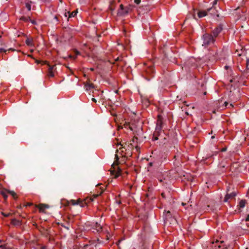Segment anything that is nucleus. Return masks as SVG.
Returning <instances> with one entry per match:
<instances>
[{"instance_id":"17","label":"nucleus","mask_w":249,"mask_h":249,"mask_svg":"<svg viewBox=\"0 0 249 249\" xmlns=\"http://www.w3.org/2000/svg\"><path fill=\"white\" fill-rule=\"evenodd\" d=\"M128 11L127 10H119L118 12V15L119 16H123V15H124L125 14H126L127 13H128Z\"/></svg>"},{"instance_id":"25","label":"nucleus","mask_w":249,"mask_h":249,"mask_svg":"<svg viewBox=\"0 0 249 249\" xmlns=\"http://www.w3.org/2000/svg\"><path fill=\"white\" fill-rule=\"evenodd\" d=\"M26 7L28 9V11H30L31 10V5L29 2L26 3Z\"/></svg>"},{"instance_id":"2","label":"nucleus","mask_w":249,"mask_h":249,"mask_svg":"<svg viewBox=\"0 0 249 249\" xmlns=\"http://www.w3.org/2000/svg\"><path fill=\"white\" fill-rule=\"evenodd\" d=\"M202 39L203 40L202 46L205 47L213 44L215 42L214 37L211 34L208 33L204 34L202 37Z\"/></svg>"},{"instance_id":"54","label":"nucleus","mask_w":249,"mask_h":249,"mask_svg":"<svg viewBox=\"0 0 249 249\" xmlns=\"http://www.w3.org/2000/svg\"><path fill=\"white\" fill-rule=\"evenodd\" d=\"M225 150H226V149H225V148H224V149H223L222 150V151H225Z\"/></svg>"},{"instance_id":"44","label":"nucleus","mask_w":249,"mask_h":249,"mask_svg":"<svg viewBox=\"0 0 249 249\" xmlns=\"http://www.w3.org/2000/svg\"><path fill=\"white\" fill-rule=\"evenodd\" d=\"M40 249H47V248L46 246H43Z\"/></svg>"},{"instance_id":"15","label":"nucleus","mask_w":249,"mask_h":249,"mask_svg":"<svg viewBox=\"0 0 249 249\" xmlns=\"http://www.w3.org/2000/svg\"><path fill=\"white\" fill-rule=\"evenodd\" d=\"M86 200L87 199L81 200V199H80V203H79V205L81 207H85V206H86L87 205V202L86 201Z\"/></svg>"},{"instance_id":"60","label":"nucleus","mask_w":249,"mask_h":249,"mask_svg":"<svg viewBox=\"0 0 249 249\" xmlns=\"http://www.w3.org/2000/svg\"><path fill=\"white\" fill-rule=\"evenodd\" d=\"M193 60H194V59H191V61L192 62Z\"/></svg>"},{"instance_id":"46","label":"nucleus","mask_w":249,"mask_h":249,"mask_svg":"<svg viewBox=\"0 0 249 249\" xmlns=\"http://www.w3.org/2000/svg\"><path fill=\"white\" fill-rule=\"evenodd\" d=\"M63 227H64V228H66L67 230H69V228L68 227H67V226H63Z\"/></svg>"},{"instance_id":"48","label":"nucleus","mask_w":249,"mask_h":249,"mask_svg":"<svg viewBox=\"0 0 249 249\" xmlns=\"http://www.w3.org/2000/svg\"><path fill=\"white\" fill-rule=\"evenodd\" d=\"M8 50H12V51H15V50H14V49H11V48L9 49H8Z\"/></svg>"},{"instance_id":"28","label":"nucleus","mask_w":249,"mask_h":249,"mask_svg":"<svg viewBox=\"0 0 249 249\" xmlns=\"http://www.w3.org/2000/svg\"><path fill=\"white\" fill-rule=\"evenodd\" d=\"M114 61L115 62H121V61H123V58L122 57H118L117 58H116V59H114Z\"/></svg>"},{"instance_id":"55","label":"nucleus","mask_w":249,"mask_h":249,"mask_svg":"<svg viewBox=\"0 0 249 249\" xmlns=\"http://www.w3.org/2000/svg\"><path fill=\"white\" fill-rule=\"evenodd\" d=\"M225 69H228V66H226L225 67Z\"/></svg>"},{"instance_id":"50","label":"nucleus","mask_w":249,"mask_h":249,"mask_svg":"<svg viewBox=\"0 0 249 249\" xmlns=\"http://www.w3.org/2000/svg\"><path fill=\"white\" fill-rule=\"evenodd\" d=\"M218 243H219V241L217 240L215 241V243H216V244H218Z\"/></svg>"},{"instance_id":"43","label":"nucleus","mask_w":249,"mask_h":249,"mask_svg":"<svg viewBox=\"0 0 249 249\" xmlns=\"http://www.w3.org/2000/svg\"><path fill=\"white\" fill-rule=\"evenodd\" d=\"M249 221V215H248L246 219V221Z\"/></svg>"},{"instance_id":"35","label":"nucleus","mask_w":249,"mask_h":249,"mask_svg":"<svg viewBox=\"0 0 249 249\" xmlns=\"http://www.w3.org/2000/svg\"><path fill=\"white\" fill-rule=\"evenodd\" d=\"M119 10H124V6L123 4H121L120 5V9Z\"/></svg>"},{"instance_id":"32","label":"nucleus","mask_w":249,"mask_h":249,"mask_svg":"<svg viewBox=\"0 0 249 249\" xmlns=\"http://www.w3.org/2000/svg\"><path fill=\"white\" fill-rule=\"evenodd\" d=\"M121 170L120 169L119 170L117 175L115 176V178H116L117 177H118L121 174Z\"/></svg>"},{"instance_id":"53","label":"nucleus","mask_w":249,"mask_h":249,"mask_svg":"<svg viewBox=\"0 0 249 249\" xmlns=\"http://www.w3.org/2000/svg\"><path fill=\"white\" fill-rule=\"evenodd\" d=\"M135 171H136V173L137 174H138V170H135Z\"/></svg>"},{"instance_id":"5","label":"nucleus","mask_w":249,"mask_h":249,"mask_svg":"<svg viewBox=\"0 0 249 249\" xmlns=\"http://www.w3.org/2000/svg\"><path fill=\"white\" fill-rule=\"evenodd\" d=\"M223 29V25L220 24L218 25L212 32V36L214 37V38H216L221 32Z\"/></svg>"},{"instance_id":"47","label":"nucleus","mask_w":249,"mask_h":249,"mask_svg":"<svg viewBox=\"0 0 249 249\" xmlns=\"http://www.w3.org/2000/svg\"><path fill=\"white\" fill-rule=\"evenodd\" d=\"M90 70L91 71H93L94 70V68H90Z\"/></svg>"},{"instance_id":"10","label":"nucleus","mask_w":249,"mask_h":249,"mask_svg":"<svg viewBox=\"0 0 249 249\" xmlns=\"http://www.w3.org/2000/svg\"><path fill=\"white\" fill-rule=\"evenodd\" d=\"M40 212H43L45 209L49 208V206L48 204H40L37 206Z\"/></svg>"},{"instance_id":"7","label":"nucleus","mask_w":249,"mask_h":249,"mask_svg":"<svg viewBox=\"0 0 249 249\" xmlns=\"http://www.w3.org/2000/svg\"><path fill=\"white\" fill-rule=\"evenodd\" d=\"M43 64H47V65L49 67L48 71V75L50 77H53L54 73H53V70L54 67H55V65L51 66V65H49V64H48L47 62L46 61L43 62Z\"/></svg>"},{"instance_id":"23","label":"nucleus","mask_w":249,"mask_h":249,"mask_svg":"<svg viewBox=\"0 0 249 249\" xmlns=\"http://www.w3.org/2000/svg\"><path fill=\"white\" fill-rule=\"evenodd\" d=\"M143 11H144L143 12V14L145 13H147L148 11H149V9L147 7V6H145V7H142V8L141 7V13L143 12Z\"/></svg>"},{"instance_id":"58","label":"nucleus","mask_w":249,"mask_h":249,"mask_svg":"<svg viewBox=\"0 0 249 249\" xmlns=\"http://www.w3.org/2000/svg\"><path fill=\"white\" fill-rule=\"evenodd\" d=\"M2 242V240H0V243Z\"/></svg>"},{"instance_id":"42","label":"nucleus","mask_w":249,"mask_h":249,"mask_svg":"<svg viewBox=\"0 0 249 249\" xmlns=\"http://www.w3.org/2000/svg\"><path fill=\"white\" fill-rule=\"evenodd\" d=\"M115 158L116 159V161H117L118 160H119V158H118V155H115Z\"/></svg>"},{"instance_id":"38","label":"nucleus","mask_w":249,"mask_h":249,"mask_svg":"<svg viewBox=\"0 0 249 249\" xmlns=\"http://www.w3.org/2000/svg\"><path fill=\"white\" fill-rule=\"evenodd\" d=\"M89 245L87 244V245H85L84 247H83V249H87L89 247Z\"/></svg>"},{"instance_id":"45","label":"nucleus","mask_w":249,"mask_h":249,"mask_svg":"<svg viewBox=\"0 0 249 249\" xmlns=\"http://www.w3.org/2000/svg\"><path fill=\"white\" fill-rule=\"evenodd\" d=\"M54 18H55V19L57 21H59V19H58V18L57 16H55L54 17Z\"/></svg>"},{"instance_id":"33","label":"nucleus","mask_w":249,"mask_h":249,"mask_svg":"<svg viewBox=\"0 0 249 249\" xmlns=\"http://www.w3.org/2000/svg\"><path fill=\"white\" fill-rule=\"evenodd\" d=\"M217 0H214L213 1V6L212 7H214V5L217 4Z\"/></svg>"},{"instance_id":"1","label":"nucleus","mask_w":249,"mask_h":249,"mask_svg":"<svg viewBox=\"0 0 249 249\" xmlns=\"http://www.w3.org/2000/svg\"><path fill=\"white\" fill-rule=\"evenodd\" d=\"M140 128V125L138 121H136L134 120L131 122L130 125V129L133 131L135 135L130 141V145L132 149V152L133 153L135 152H139L140 150V147L139 146L140 141L138 137Z\"/></svg>"},{"instance_id":"21","label":"nucleus","mask_w":249,"mask_h":249,"mask_svg":"<svg viewBox=\"0 0 249 249\" xmlns=\"http://www.w3.org/2000/svg\"><path fill=\"white\" fill-rule=\"evenodd\" d=\"M246 203V200H241L239 202V205L240 208H244L245 206Z\"/></svg>"},{"instance_id":"4","label":"nucleus","mask_w":249,"mask_h":249,"mask_svg":"<svg viewBox=\"0 0 249 249\" xmlns=\"http://www.w3.org/2000/svg\"><path fill=\"white\" fill-rule=\"evenodd\" d=\"M134 2L135 4L130 5L129 9L134 12H135V11L137 12L138 15H139L140 14V13L139 10V7L137 6V5L140 3V0H135Z\"/></svg>"},{"instance_id":"11","label":"nucleus","mask_w":249,"mask_h":249,"mask_svg":"<svg viewBox=\"0 0 249 249\" xmlns=\"http://www.w3.org/2000/svg\"><path fill=\"white\" fill-rule=\"evenodd\" d=\"M148 210H147L145 212V213L143 215V218H142L143 222V224H144V230L146 228V226L147 225V219H148Z\"/></svg>"},{"instance_id":"6","label":"nucleus","mask_w":249,"mask_h":249,"mask_svg":"<svg viewBox=\"0 0 249 249\" xmlns=\"http://www.w3.org/2000/svg\"><path fill=\"white\" fill-rule=\"evenodd\" d=\"M141 249H152V244L146 240L141 241Z\"/></svg>"},{"instance_id":"61","label":"nucleus","mask_w":249,"mask_h":249,"mask_svg":"<svg viewBox=\"0 0 249 249\" xmlns=\"http://www.w3.org/2000/svg\"><path fill=\"white\" fill-rule=\"evenodd\" d=\"M145 196H148V195H147V194H145Z\"/></svg>"},{"instance_id":"14","label":"nucleus","mask_w":249,"mask_h":249,"mask_svg":"<svg viewBox=\"0 0 249 249\" xmlns=\"http://www.w3.org/2000/svg\"><path fill=\"white\" fill-rule=\"evenodd\" d=\"M11 223L15 226H19L20 225V221L16 219H12Z\"/></svg>"},{"instance_id":"30","label":"nucleus","mask_w":249,"mask_h":249,"mask_svg":"<svg viewBox=\"0 0 249 249\" xmlns=\"http://www.w3.org/2000/svg\"><path fill=\"white\" fill-rule=\"evenodd\" d=\"M1 213L5 217H8V216H9L11 214L10 213Z\"/></svg>"},{"instance_id":"20","label":"nucleus","mask_w":249,"mask_h":249,"mask_svg":"<svg viewBox=\"0 0 249 249\" xmlns=\"http://www.w3.org/2000/svg\"><path fill=\"white\" fill-rule=\"evenodd\" d=\"M85 87L87 88V90H89V89H93L94 88V85L92 83H88L85 85Z\"/></svg>"},{"instance_id":"24","label":"nucleus","mask_w":249,"mask_h":249,"mask_svg":"<svg viewBox=\"0 0 249 249\" xmlns=\"http://www.w3.org/2000/svg\"><path fill=\"white\" fill-rule=\"evenodd\" d=\"M162 124V121L161 120V118L160 116H158V119L157 120V125H161ZM161 128V126H160V128Z\"/></svg>"},{"instance_id":"37","label":"nucleus","mask_w":249,"mask_h":249,"mask_svg":"<svg viewBox=\"0 0 249 249\" xmlns=\"http://www.w3.org/2000/svg\"><path fill=\"white\" fill-rule=\"evenodd\" d=\"M224 105L225 107H227L229 105V103L227 102H225Z\"/></svg>"},{"instance_id":"56","label":"nucleus","mask_w":249,"mask_h":249,"mask_svg":"<svg viewBox=\"0 0 249 249\" xmlns=\"http://www.w3.org/2000/svg\"><path fill=\"white\" fill-rule=\"evenodd\" d=\"M218 248H220V246L219 245H217Z\"/></svg>"},{"instance_id":"41","label":"nucleus","mask_w":249,"mask_h":249,"mask_svg":"<svg viewBox=\"0 0 249 249\" xmlns=\"http://www.w3.org/2000/svg\"><path fill=\"white\" fill-rule=\"evenodd\" d=\"M91 100H92L93 102H95V103H96V102H97L95 98H92V99H91Z\"/></svg>"},{"instance_id":"18","label":"nucleus","mask_w":249,"mask_h":249,"mask_svg":"<svg viewBox=\"0 0 249 249\" xmlns=\"http://www.w3.org/2000/svg\"><path fill=\"white\" fill-rule=\"evenodd\" d=\"M69 203H71L72 205H79L80 203V199H78L76 200L71 199L70 200Z\"/></svg>"},{"instance_id":"51","label":"nucleus","mask_w":249,"mask_h":249,"mask_svg":"<svg viewBox=\"0 0 249 249\" xmlns=\"http://www.w3.org/2000/svg\"><path fill=\"white\" fill-rule=\"evenodd\" d=\"M170 211H168L167 212V214H170Z\"/></svg>"},{"instance_id":"31","label":"nucleus","mask_w":249,"mask_h":249,"mask_svg":"<svg viewBox=\"0 0 249 249\" xmlns=\"http://www.w3.org/2000/svg\"><path fill=\"white\" fill-rule=\"evenodd\" d=\"M148 70L150 72H153V67H152V66H149V67H148Z\"/></svg>"},{"instance_id":"29","label":"nucleus","mask_w":249,"mask_h":249,"mask_svg":"<svg viewBox=\"0 0 249 249\" xmlns=\"http://www.w3.org/2000/svg\"><path fill=\"white\" fill-rule=\"evenodd\" d=\"M6 51H7V50H6L4 48H0V53H5Z\"/></svg>"},{"instance_id":"27","label":"nucleus","mask_w":249,"mask_h":249,"mask_svg":"<svg viewBox=\"0 0 249 249\" xmlns=\"http://www.w3.org/2000/svg\"><path fill=\"white\" fill-rule=\"evenodd\" d=\"M103 191H104V190L102 189L101 192L99 194L93 195V198L94 199V198H97L99 196L101 195L103 193Z\"/></svg>"},{"instance_id":"59","label":"nucleus","mask_w":249,"mask_h":249,"mask_svg":"<svg viewBox=\"0 0 249 249\" xmlns=\"http://www.w3.org/2000/svg\"><path fill=\"white\" fill-rule=\"evenodd\" d=\"M230 82H232V80H230Z\"/></svg>"},{"instance_id":"34","label":"nucleus","mask_w":249,"mask_h":249,"mask_svg":"<svg viewBox=\"0 0 249 249\" xmlns=\"http://www.w3.org/2000/svg\"><path fill=\"white\" fill-rule=\"evenodd\" d=\"M33 203H27L26 205H25V206L26 207H27V206H32L33 205Z\"/></svg>"},{"instance_id":"40","label":"nucleus","mask_w":249,"mask_h":249,"mask_svg":"<svg viewBox=\"0 0 249 249\" xmlns=\"http://www.w3.org/2000/svg\"><path fill=\"white\" fill-rule=\"evenodd\" d=\"M0 248H1V249H5L4 246L2 245L0 246Z\"/></svg>"},{"instance_id":"22","label":"nucleus","mask_w":249,"mask_h":249,"mask_svg":"<svg viewBox=\"0 0 249 249\" xmlns=\"http://www.w3.org/2000/svg\"><path fill=\"white\" fill-rule=\"evenodd\" d=\"M20 20H23L25 22H28L30 20V18L29 17H21L20 18Z\"/></svg>"},{"instance_id":"26","label":"nucleus","mask_w":249,"mask_h":249,"mask_svg":"<svg viewBox=\"0 0 249 249\" xmlns=\"http://www.w3.org/2000/svg\"><path fill=\"white\" fill-rule=\"evenodd\" d=\"M85 199H87L86 200L87 204L93 201V198L92 197H87Z\"/></svg>"},{"instance_id":"39","label":"nucleus","mask_w":249,"mask_h":249,"mask_svg":"<svg viewBox=\"0 0 249 249\" xmlns=\"http://www.w3.org/2000/svg\"><path fill=\"white\" fill-rule=\"evenodd\" d=\"M64 16H65V17H66V18H67L68 16L69 17V14L68 13V12H66L64 13Z\"/></svg>"},{"instance_id":"49","label":"nucleus","mask_w":249,"mask_h":249,"mask_svg":"<svg viewBox=\"0 0 249 249\" xmlns=\"http://www.w3.org/2000/svg\"><path fill=\"white\" fill-rule=\"evenodd\" d=\"M230 107H233V104H230Z\"/></svg>"},{"instance_id":"57","label":"nucleus","mask_w":249,"mask_h":249,"mask_svg":"<svg viewBox=\"0 0 249 249\" xmlns=\"http://www.w3.org/2000/svg\"><path fill=\"white\" fill-rule=\"evenodd\" d=\"M182 205H184L185 204L184 203H182Z\"/></svg>"},{"instance_id":"36","label":"nucleus","mask_w":249,"mask_h":249,"mask_svg":"<svg viewBox=\"0 0 249 249\" xmlns=\"http://www.w3.org/2000/svg\"><path fill=\"white\" fill-rule=\"evenodd\" d=\"M29 21H30L33 24H36V21H35L34 20H31V19H30V20H29Z\"/></svg>"},{"instance_id":"13","label":"nucleus","mask_w":249,"mask_h":249,"mask_svg":"<svg viewBox=\"0 0 249 249\" xmlns=\"http://www.w3.org/2000/svg\"><path fill=\"white\" fill-rule=\"evenodd\" d=\"M198 16L199 18L204 17L206 16V15H208V12H206L205 11H199L197 13Z\"/></svg>"},{"instance_id":"52","label":"nucleus","mask_w":249,"mask_h":249,"mask_svg":"<svg viewBox=\"0 0 249 249\" xmlns=\"http://www.w3.org/2000/svg\"><path fill=\"white\" fill-rule=\"evenodd\" d=\"M158 139V137H155V138H154V140H157Z\"/></svg>"},{"instance_id":"8","label":"nucleus","mask_w":249,"mask_h":249,"mask_svg":"<svg viewBox=\"0 0 249 249\" xmlns=\"http://www.w3.org/2000/svg\"><path fill=\"white\" fill-rule=\"evenodd\" d=\"M236 196V193L235 192H233L230 194L227 193L225 196L223 201L224 202H227L229 199L234 198Z\"/></svg>"},{"instance_id":"16","label":"nucleus","mask_w":249,"mask_h":249,"mask_svg":"<svg viewBox=\"0 0 249 249\" xmlns=\"http://www.w3.org/2000/svg\"><path fill=\"white\" fill-rule=\"evenodd\" d=\"M141 103H143V106L147 107L149 105V101L147 99H144V100L142 98L141 96Z\"/></svg>"},{"instance_id":"9","label":"nucleus","mask_w":249,"mask_h":249,"mask_svg":"<svg viewBox=\"0 0 249 249\" xmlns=\"http://www.w3.org/2000/svg\"><path fill=\"white\" fill-rule=\"evenodd\" d=\"M207 12L208 14H210L212 15H214L216 14L217 17L219 16V14H217V11L215 9L214 7H212L211 8L208 9Z\"/></svg>"},{"instance_id":"19","label":"nucleus","mask_w":249,"mask_h":249,"mask_svg":"<svg viewBox=\"0 0 249 249\" xmlns=\"http://www.w3.org/2000/svg\"><path fill=\"white\" fill-rule=\"evenodd\" d=\"M77 13H78L77 10H76L74 11H73L71 13H70V12H68V13L69 14V18L75 17V16L77 14Z\"/></svg>"},{"instance_id":"12","label":"nucleus","mask_w":249,"mask_h":249,"mask_svg":"<svg viewBox=\"0 0 249 249\" xmlns=\"http://www.w3.org/2000/svg\"><path fill=\"white\" fill-rule=\"evenodd\" d=\"M25 42L27 45H28V46H34L33 39L32 38H27Z\"/></svg>"},{"instance_id":"3","label":"nucleus","mask_w":249,"mask_h":249,"mask_svg":"<svg viewBox=\"0 0 249 249\" xmlns=\"http://www.w3.org/2000/svg\"><path fill=\"white\" fill-rule=\"evenodd\" d=\"M8 193L11 195L14 199H16L17 198L16 194L13 191L7 190L6 189H4L1 190L0 192V194L2 196L5 200H6L7 198V194Z\"/></svg>"}]
</instances>
